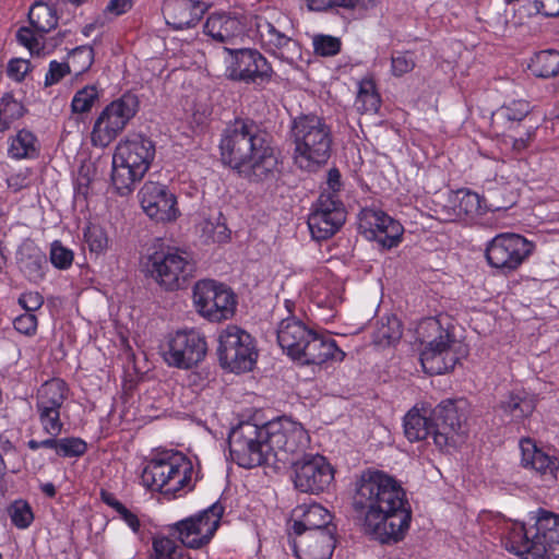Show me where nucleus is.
Wrapping results in <instances>:
<instances>
[{
	"label": "nucleus",
	"instance_id": "1",
	"mask_svg": "<svg viewBox=\"0 0 559 559\" xmlns=\"http://www.w3.org/2000/svg\"><path fill=\"white\" fill-rule=\"evenodd\" d=\"M353 506L364 515L366 531L382 544L402 540L409 528L412 508L406 492L383 471L368 469L361 474Z\"/></svg>",
	"mask_w": 559,
	"mask_h": 559
},
{
	"label": "nucleus",
	"instance_id": "2",
	"mask_svg": "<svg viewBox=\"0 0 559 559\" xmlns=\"http://www.w3.org/2000/svg\"><path fill=\"white\" fill-rule=\"evenodd\" d=\"M219 153L223 164L250 183L273 185L283 175L271 135L252 119L236 118L226 124Z\"/></svg>",
	"mask_w": 559,
	"mask_h": 559
},
{
	"label": "nucleus",
	"instance_id": "3",
	"mask_svg": "<svg viewBox=\"0 0 559 559\" xmlns=\"http://www.w3.org/2000/svg\"><path fill=\"white\" fill-rule=\"evenodd\" d=\"M192 461L176 450L158 451L143 463L140 484L151 492H159L170 498L181 497L193 490L198 477L194 476Z\"/></svg>",
	"mask_w": 559,
	"mask_h": 559
},
{
	"label": "nucleus",
	"instance_id": "4",
	"mask_svg": "<svg viewBox=\"0 0 559 559\" xmlns=\"http://www.w3.org/2000/svg\"><path fill=\"white\" fill-rule=\"evenodd\" d=\"M290 136L294 143V164L299 169L311 173L328 163L333 136L324 118L312 114L294 118Z\"/></svg>",
	"mask_w": 559,
	"mask_h": 559
},
{
	"label": "nucleus",
	"instance_id": "5",
	"mask_svg": "<svg viewBox=\"0 0 559 559\" xmlns=\"http://www.w3.org/2000/svg\"><path fill=\"white\" fill-rule=\"evenodd\" d=\"M455 326L448 314L424 318L416 333L421 344L420 364L428 374H442L454 368L459 358L452 352L456 343Z\"/></svg>",
	"mask_w": 559,
	"mask_h": 559
},
{
	"label": "nucleus",
	"instance_id": "6",
	"mask_svg": "<svg viewBox=\"0 0 559 559\" xmlns=\"http://www.w3.org/2000/svg\"><path fill=\"white\" fill-rule=\"evenodd\" d=\"M152 140L134 134L120 141L112 156L111 182L122 197L130 194L150 168L155 157Z\"/></svg>",
	"mask_w": 559,
	"mask_h": 559
},
{
	"label": "nucleus",
	"instance_id": "7",
	"mask_svg": "<svg viewBox=\"0 0 559 559\" xmlns=\"http://www.w3.org/2000/svg\"><path fill=\"white\" fill-rule=\"evenodd\" d=\"M264 426L242 421L233 428L228 437L231 460L240 467L253 468L272 461Z\"/></svg>",
	"mask_w": 559,
	"mask_h": 559
},
{
	"label": "nucleus",
	"instance_id": "8",
	"mask_svg": "<svg viewBox=\"0 0 559 559\" xmlns=\"http://www.w3.org/2000/svg\"><path fill=\"white\" fill-rule=\"evenodd\" d=\"M263 426L273 462L286 464L292 461L293 455L304 452L310 443L309 433L304 426L286 416Z\"/></svg>",
	"mask_w": 559,
	"mask_h": 559
},
{
	"label": "nucleus",
	"instance_id": "9",
	"mask_svg": "<svg viewBox=\"0 0 559 559\" xmlns=\"http://www.w3.org/2000/svg\"><path fill=\"white\" fill-rule=\"evenodd\" d=\"M139 98L131 93L108 104L96 118L91 133L94 146H108L127 127L139 110Z\"/></svg>",
	"mask_w": 559,
	"mask_h": 559
},
{
	"label": "nucleus",
	"instance_id": "10",
	"mask_svg": "<svg viewBox=\"0 0 559 559\" xmlns=\"http://www.w3.org/2000/svg\"><path fill=\"white\" fill-rule=\"evenodd\" d=\"M221 366L235 373L252 370L258 359L255 340L247 331L229 325L219 334Z\"/></svg>",
	"mask_w": 559,
	"mask_h": 559
},
{
	"label": "nucleus",
	"instance_id": "11",
	"mask_svg": "<svg viewBox=\"0 0 559 559\" xmlns=\"http://www.w3.org/2000/svg\"><path fill=\"white\" fill-rule=\"evenodd\" d=\"M160 350L169 367L189 370L205 358L207 343L204 335L195 329L177 330L166 336Z\"/></svg>",
	"mask_w": 559,
	"mask_h": 559
},
{
	"label": "nucleus",
	"instance_id": "12",
	"mask_svg": "<svg viewBox=\"0 0 559 559\" xmlns=\"http://www.w3.org/2000/svg\"><path fill=\"white\" fill-rule=\"evenodd\" d=\"M223 513L224 507L215 502L207 509L171 524L169 532L185 547L201 549L214 537Z\"/></svg>",
	"mask_w": 559,
	"mask_h": 559
},
{
	"label": "nucleus",
	"instance_id": "13",
	"mask_svg": "<svg viewBox=\"0 0 559 559\" xmlns=\"http://www.w3.org/2000/svg\"><path fill=\"white\" fill-rule=\"evenodd\" d=\"M175 248L176 252H154L147 264L152 277L168 290L186 287L195 271V261L189 253L179 247Z\"/></svg>",
	"mask_w": 559,
	"mask_h": 559
},
{
	"label": "nucleus",
	"instance_id": "14",
	"mask_svg": "<svg viewBox=\"0 0 559 559\" xmlns=\"http://www.w3.org/2000/svg\"><path fill=\"white\" fill-rule=\"evenodd\" d=\"M193 301L198 312L212 322L231 318L237 305L234 292L214 280H202L194 285Z\"/></svg>",
	"mask_w": 559,
	"mask_h": 559
},
{
	"label": "nucleus",
	"instance_id": "15",
	"mask_svg": "<svg viewBox=\"0 0 559 559\" xmlns=\"http://www.w3.org/2000/svg\"><path fill=\"white\" fill-rule=\"evenodd\" d=\"M69 393V384L61 378L47 380L37 390L36 414L43 431L48 436H59L63 430L61 408Z\"/></svg>",
	"mask_w": 559,
	"mask_h": 559
},
{
	"label": "nucleus",
	"instance_id": "16",
	"mask_svg": "<svg viewBox=\"0 0 559 559\" xmlns=\"http://www.w3.org/2000/svg\"><path fill=\"white\" fill-rule=\"evenodd\" d=\"M522 559H559V514L540 510L528 526Z\"/></svg>",
	"mask_w": 559,
	"mask_h": 559
},
{
	"label": "nucleus",
	"instance_id": "17",
	"mask_svg": "<svg viewBox=\"0 0 559 559\" xmlns=\"http://www.w3.org/2000/svg\"><path fill=\"white\" fill-rule=\"evenodd\" d=\"M345 219V207L338 197L333 193H321L308 217L312 239L316 241L329 239L342 227Z\"/></svg>",
	"mask_w": 559,
	"mask_h": 559
},
{
	"label": "nucleus",
	"instance_id": "18",
	"mask_svg": "<svg viewBox=\"0 0 559 559\" xmlns=\"http://www.w3.org/2000/svg\"><path fill=\"white\" fill-rule=\"evenodd\" d=\"M225 50L230 56L226 69V75L229 80L250 84L271 79L272 68L257 49L226 47Z\"/></svg>",
	"mask_w": 559,
	"mask_h": 559
},
{
	"label": "nucleus",
	"instance_id": "19",
	"mask_svg": "<svg viewBox=\"0 0 559 559\" xmlns=\"http://www.w3.org/2000/svg\"><path fill=\"white\" fill-rule=\"evenodd\" d=\"M333 479L334 469L323 455H305L294 463V484L301 492H323Z\"/></svg>",
	"mask_w": 559,
	"mask_h": 559
},
{
	"label": "nucleus",
	"instance_id": "20",
	"mask_svg": "<svg viewBox=\"0 0 559 559\" xmlns=\"http://www.w3.org/2000/svg\"><path fill=\"white\" fill-rule=\"evenodd\" d=\"M478 522L484 533L499 537L502 546L511 554L519 557L525 550V540L528 535V526L523 523L512 522L501 513L483 511L478 515Z\"/></svg>",
	"mask_w": 559,
	"mask_h": 559
},
{
	"label": "nucleus",
	"instance_id": "21",
	"mask_svg": "<svg viewBox=\"0 0 559 559\" xmlns=\"http://www.w3.org/2000/svg\"><path fill=\"white\" fill-rule=\"evenodd\" d=\"M430 414V403H416L403 418L405 438L409 442H419L431 437L435 445L444 451L448 448L447 432L437 428Z\"/></svg>",
	"mask_w": 559,
	"mask_h": 559
},
{
	"label": "nucleus",
	"instance_id": "22",
	"mask_svg": "<svg viewBox=\"0 0 559 559\" xmlns=\"http://www.w3.org/2000/svg\"><path fill=\"white\" fill-rule=\"evenodd\" d=\"M139 197L144 213L156 222H173L179 215L176 195L165 185L146 181Z\"/></svg>",
	"mask_w": 559,
	"mask_h": 559
},
{
	"label": "nucleus",
	"instance_id": "23",
	"mask_svg": "<svg viewBox=\"0 0 559 559\" xmlns=\"http://www.w3.org/2000/svg\"><path fill=\"white\" fill-rule=\"evenodd\" d=\"M336 531H308L289 537V546L298 559H330L336 547Z\"/></svg>",
	"mask_w": 559,
	"mask_h": 559
},
{
	"label": "nucleus",
	"instance_id": "24",
	"mask_svg": "<svg viewBox=\"0 0 559 559\" xmlns=\"http://www.w3.org/2000/svg\"><path fill=\"white\" fill-rule=\"evenodd\" d=\"M255 27L260 43L266 52L289 64L301 57V48L298 41L277 29L269 21L258 19Z\"/></svg>",
	"mask_w": 559,
	"mask_h": 559
},
{
	"label": "nucleus",
	"instance_id": "25",
	"mask_svg": "<svg viewBox=\"0 0 559 559\" xmlns=\"http://www.w3.org/2000/svg\"><path fill=\"white\" fill-rule=\"evenodd\" d=\"M538 396L525 388H514L504 393L497 406V415L507 424H522L536 409Z\"/></svg>",
	"mask_w": 559,
	"mask_h": 559
},
{
	"label": "nucleus",
	"instance_id": "26",
	"mask_svg": "<svg viewBox=\"0 0 559 559\" xmlns=\"http://www.w3.org/2000/svg\"><path fill=\"white\" fill-rule=\"evenodd\" d=\"M336 531L332 524V514L319 503L297 506L288 521V535L304 534L308 531Z\"/></svg>",
	"mask_w": 559,
	"mask_h": 559
},
{
	"label": "nucleus",
	"instance_id": "27",
	"mask_svg": "<svg viewBox=\"0 0 559 559\" xmlns=\"http://www.w3.org/2000/svg\"><path fill=\"white\" fill-rule=\"evenodd\" d=\"M301 352L300 357L295 360L302 365H322L326 361L341 362L346 356L329 333L314 329L308 342L302 345Z\"/></svg>",
	"mask_w": 559,
	"mask_h": 559
},
{
	"label": "nucleus",
	"instance_id": "28",
	"mask_svg": "<svg viewBox=\"0 0 559 559\" xmlns=\"http://www.w3.org/2000/svg\"><path fill=\"white\" fill-rule=\"evenodd\" d=\"M206 10L200 0H165L162 7L167 25L176 31L194 27Z\"/></svg>",
	"mask_w": 559,
	"mask_h": 559
},
{
	"label": "nucleus",
	"instance_id": "29",
	"mask_svg": "<svg viewBox=\"0 0 559 559\" xmlns=\"http://www.w3.org/2000/svg\"><path fill=\"white\" fill-rule=\"evenodd\" d=\"M521 463L545 480L555 481L559 471V459L538 448L531 438L520 441Z\"/></svg>",
	"mask_w": 559,
	"mask_h": 559
},
{
	"label": "nucleus",
	"instance_id": "30",
	"mask_svg": "<svg viewBox=\"0 0 559 559\" xmlns=\"http://www.w3.org/2000/svg\"><path fill=\"white\" fill-rule=\"evenodd\" d=\"M312 328L302 320L292 316L283 319L277 328V343L292 359L300 357L302 345L312 335Z\"/></svg>",
	"mask_w": 559,
	"mask_h": 559
},
{
	"label": "nucleus",
	"instance_id": "31",
	"mask_svg": "<svg viewBox=\"0 0 559 559\" xmlns=\"http://www.w3.org/2000/svg\"><path fill=\"white\" fill-rule=\"evenodd\" d=\"M246 24L241 16L230 13H213L205 24L204 32L214 40L225 44H235L238 38L243 37Z\"/></svg>",
	"mask_w": 559,
	"mask_h": 559
},
{
	"label": "nucleus",
	"instance_id": "32",
	"mask_svg": "<svg viewBox=\"0 0 559 559\" xmlns=\"http://www.w3.org/2000/svg\"><path fill=\"white\" fill-rule=\"evenodd\" d=\"M27 448L32 451L39 449H51L55 453L62 459H79L83 456L88 449L87 442L80 437H63L50 436L44 440L31 439L26 443Z\"/></svg>",
	"mask_w": 559,
	"mask_h": 559
},
{
	"label": "nucleus",
	"instance_id": "33",
	"mask_svg": "<svg viewBox=\"0 0 559 559\" xmlns=\"http://www.w3.org/2000/svg\"><path fill=\"white\" fill-rule=\"evenodd\" d=\"M450 204L453 209V214H450L447 219L455 221L462 219L466 216H475L483 214L487 210L498 211L506 209L503 205L489 203L487 204L479 194L468 190H459L451 199Z\"/></svg>",
	"mask_w": 559,
	"mask_h": 559
},
{
	"label": "nucleus",
	"instance_id": "34",
	"mask_svg": "<svg viewBox=\"0 0 559 559\" xmlns=\"http://www.w3.org/2000/svg\"><path fill=\"white\" fill-rule=\"evenodd\" d=\"M485 255L488 263L504 273L518 269L532 250L521 252L515 247H485Z\"/></svg>",
	"mask_w": 559,
	"mask_h": 559
},
{
	"label": "nucleus",
	"instance_id": "35",
	"mask_svg": "<svg viewBox=\"0 0 559 559\" xmlns=\"http://www.w3.org/2000/svg\"><path fill=\"white\" fill-rule=\"evenodd\" d=\"M430 416H432L433 421L437 424V428L447 432L449 445L450 440L453 438V433L461 425L456 402L452 399H447L436 406L430 404Z\"/></svg>",
	"mask_w": 559,
	"mask_h": 559
},
{
	"label": "nucleus",
	"instance_id": "36",
	"mask_svg": "<svg viewBox=\"0 0 559 559\" xmlns=\"http://www.w3.org/2000/svg\"><path fill=\"white\" fill-rule=\"evenodd\" d=\"M309 298L319 308L333 310L340 301L338 289L329 281L316 278L309 286Z\"/></svg>",
	"mask_w": 559,
	"mask_h": 559
},
{
	"label": "nucleus",
	"instance_id": "37",
	"mask_svg": "<svg viewBox=\"0 0 559 559\" xmlns=\"http://www.w3.org/2000/svg\"><path fill=\"white\" fill-rule=\"evenodd\" d=\"M402 336V325L395 316L382 317L377 321L372 333V341L379 346H390L400 341Z\"/></svg>",
	"mask_w": 559,
	"mask_h": 559
},
{
	"label": "nucleus",
	"instance_id": "38",
	"mask_svg": "<svg viewBox=\"0 0 559 559\" xmlns=\"http://www.w3.org/2000/svg\"><path fill=\"white\" fill-rule=\"evenodd\" d=\"M36 142L31 131L22 129L9 141L8 155L14 159L36 157L38 154Z\"/></svg>",
	"mask_w": 559,
	"mask_h": 559
},
{
	"label": "nucleus",
	"instance_id": "39",
	"mask_svg": "<svg viewBox=\"0 0 559 559\" xmlns=\"http://www.w3.org/2000/svg\"><path fill=\"white\" fill-rule=\"evenodd\" d=\"M532 73L538 78H552L559 73V51L547 49L537 52L528 64Z\"/></svg>",
	"mask_w": 559,
	"mask_h": 559
},
{
	"label": "nucleus",
	"instance_id": "40",
	"mask_svg": "<svg viewBox=\"0 0 559 559\" xmlns=\"http://www.w3.org/2000/svg\"><path fill=\"white\" fill-rule=\"evenodd\" d=\"M31 25L38 33H48L57 26L56 10L46 3H35L28 12Z\"/></svg>",
	"mask_w": 559,
	"mask_h": 559
},
{
	"label": "nucleus",
	"instance_id": "41",
	"mask_svg": "<svg viewBox=\"0 0 559 559\" xmlns=\"http://www.w3.org/2000/svg\"><path fill=\"white\" fill-rule=\"evenodd\" d=\"M380 106V96L376 91L374 82L371 79H364L359 82L355 107L361 114L376 112Z\"/></svg>",
	"mask_w": 559,
	"mask_h": 559
},
{
	"label": "nucleus",
	"instance_id": "42",
	"mask_svg": "<svg viewBox=\"0 0 559 559\" xmlns=\"http://www.w3.org/2000/svg\"><path fill=\"white\" fill-rule=\"evenodd\" d=\"M381 213V210L371 207H365L359 212L357 229L366 241H377L379 234H377L376 229L380 226Z\"/></svg>",
	"mask_w": 559,
	"mask_h": 559
},
{
	"label": "nucleus",
	"instance_id": "43",
	"mask_svg": "<svg viewBox=\"0 0 559 559\" xmlns=\"http://www.w3.org/2000/svg\"><path fill=\"white\" fill-rule=\"evenodd\" d=\"M102 501L110 507L119 515V518L130 527V530L138 534L141 530V521L139 516L129 510L121 501H119L112 492L102 490Z\"/></svg>",
	"mask_w": 559,
	"mask_h": 559
},
{
	"label": "nucleus",
	"instance_id": "44",
	"mask_svg": "<svg viewBox=\"0 0 559 559\" xmlns=\"http://www.w3.org/2000/svg\"><path fill=\"white\" fill-rule=\"evenodd\" d=\"M380 217V226L376 229L377 234H379L377 242L379 245H386L388 241L390 245H396L400 242L404 234V227L402 224L383 211Z\"/></svg>",
	"mask_w": 559,
	"mask_h": 559
},
{
	"label": "nucleus",
	"instance_id": "45",
	"mask_svg": "<svg viewBox=\"0 0 559 559\" xmlns=\"http://www.w3.org/2000/svg\"><path fill=\"white\" fill-rule=\"evenodd\" d=\"M7 513L12 525L19 530L28 528L35 519L31 504L24 499L11 502L7 508Z\"/></svg>",
	"mask_w": 559,
	"mask_h": 559
},
{
	"label": "nucleus",
	"instance_id": "46",
	"mask_svg": "<svg viewBox=\"0 0 559 559\" xmlns=\"http://www.w3.org/2000/svg\"><path fill=\"white\" fill-rule=\"evenodd\" d=\"M94 62V49L88 45L74 48L70 55L68 64L71 66V72L80 75L86 72Z\"/></svg>",
	"mask_w": 559,
	"mask_h": 559
},
{
	"label": "nucleus",
	"instance_id": "47",
	"mask_svg": "<svg viewBox=\"0 0 559 559\" xmlns=\"http://www.w3.org/2000/svg\"><path fill=\"white\" fill-rule=\"evenodd\" d=\"M99 92L96 85H86L79 90L71 102L72 111L75 114L88 112L98 100Z\"/></svg>",
	"mask_w": 559,
	"mask_h": 559
},
{
	"label": "nucleus",
	"instance_id": "48",
	"mask_svg": "<svg viewBox=\"0 0 559 559\" xmlns=\"http://www.w3.org/2000/svg\"><path fill=\"white\" fill-rule=\"evenodd\" d=\"M154 557L152 559H183L182 549L169 537L153 539Z\"/></svg>",
	"mask_w": 559,
	"mask_h": 559
},
{
	"label": "nucleus",
	"instance_id": "49",
	"mask_svg": "<svg viewBox=\"0 0 559 559\" xmlns=\"http://www.w3.org/2000/svg\"><path fill=\"white\" fill-rule=\"evenodd\" d=\"M47 266L48 262L45 255H35L23 262L21 267L31 282L37 283L44 280Z\"/></svg>",
	"mask_w": 559,
	"mask_h": 559
},
{
	"label": "nucleus",
	"instance_id": "50",
	"mask_svg": "<svg viewBox=\"0 0 559 559\" xmlns=\"http://www.w3.org/2000/svg\"><path fill=\"white\" fill-rule=\"evenodd\" d=\"M25 114L24 106L14 100L10 94L2 96V132L10 127V122L20 119Z\"/></svg>",
	"mask_w": 559,
	"mask_h": 559
},
{
	"label": "nucleus",
	"instance_id": "51",
	"mask_svg": "<svg viewBox=\"0 0 559 559\" xmlns=\"http://www.w3.org/2000/svg\"><path fill=\"white\" fill-rule=\"evenodd\" d=\"M313 48L319 56H335L341 49V40L330 35H317L313 38Z\"/></svg>",
	"mask_w": 559,
	"mask_h": 559
},
{
	"label": "nucleus",
	"instance_id": "52",
	"mask_svg": "<svg viewBox=\"0 0 559 559\" xmlns=\"http://www.w3.org/2000/svg\"><path fill=\"white\" fill-rule=\"evenodd\" d=\"M530 112V104L526 100H513L507 106H502L499 115L506 120L514 122L523 120Z\"/></svg>",
	"mask_w": 559,
	"mask_h": 559
},
{
	"label": "nucleus",
	"instance_id": "53",
	"mask_svg": "<svg viewBox=\"0 0 559 559\" xmlns=\"http://www.w3.org/2000/svg\"><path fill=\"white\" fill-rule=\"evenodd\" d=\"M51 264L59 270H67L72 265L74 253L68 247H50Z\"/></svg>",
	"mask_w": 559,
	"mask_h": 559
},
{
	"label": "nucleus",
	"instance_id": "54",
	"mask_svg": "<svg viewBox=\"0 0 559 559\" xmlns=\"http://www.w3.org/2000/svg\"><path fill=\"white\" fill-rule=\"evenodd\" d=\"M13 326L19 333L33 336L37 332L38 319L33 312H24L13 320Z\"/></svg>",
	"mask_w": 559,
	"mask_h": 559
},
{
	"label": "nucleus",
	"instance_id": "55",
	"mask_svg": "<svg viewBox=\"0 0 559 559\" xmlns=\"http://www.w3.org/2000/svg\"><path fill=\"white\" fill-rule=\"evenodd\" d=\"M31 71V63L23 58H12L7 66V75L9 79L20 83Z\"/></svg>",
	"mask_w": 559,
	"mask_h": 559
},
{
	"label": "nucleus",
	"instance_id": "56",
	"mask_svg": "<svg viewBox=\"0 0 559 559\" xmlns=\"http://www.w3.org/2000/svg\"><path fill=\"white\" fill-rule=\"evenodd\" d=\"M415 68V60L409 52H402L391 58V69L395 76H402Z\"/></svg>",
	"mask_w": 559,
	"mask_h": 559
},
{
	"label": "nucleus",
	"instance_id": "57",
	"mask_svg": "<svg viewBox=\"0 0 559 559\" xmlns=\"http://www.w3.org/2000/svg\"><path fill=\"white\" fill-rule=\"evenodd\" d=\"M71 66L68 62H58L56 60L49 63V70L45 76V85L51 86L57 84L66 74L71 73Z\"/></svg>",
	"mask_w": 559,
	"mask_h": 559
},
{
	"label": "nucleus",
	"instance_id": "58",
	"mask_svg": "<svg viewBox=\"0 0 559 559\" xmlns=\"http://www.w3.org/2000/svg\"><path fill=\"white\" fill-rule=\"evenodd\" d=\"M19 305L25 310V313H35L44 305V297L38 292H27L21 294L17 299Z\"/></svg>",
	"mask_w": 559,
	"mask_h": 559
},
{
	"label": "nucleus",
	"instance_id": "59",
	"mask_svg": "<svg viewBox=\"0 0 559 559\" xmlns=\"http://www.w3.org/2000/svg\"><path fill=\"white\" fill-rule=\"evenodd\" d=\"M84 241L87 245H106L108 241L105 229L98 225L88 223L83 230Z\"/></svg>",
	"mask_w": 559,
	"mask_h": 559
},
{
	"label": "nucleus",
	"instance_id": "60",
	"mask_svg": "<svg viewBox=\"0 0 559 559\" xmlns=\"http://www.w3.org/2000/svg\"><path fill=\"white\" fill-rule=\"evenodd\" d=\"M532 245L526 238L522 237L519 234L514 233H501L497 234L493 237L489 238L485 245Z\"/></svg>",
	"mask_w": 559,
	"mask_h": 559
},
{
	"label": "nucleus",
	"instance_id": "61",
	"mask_svg": "<svg viewBox=\"0 0 559 559\" xmlns=\"http://www.w3.org/2000/svg\"><path fill=\"white\" fill-rule=\"evenodd\" d=\"M204 230L212 233L211 241L213 243L222 245L227 242L229 239V230L225 224H217L214 226L211 223H206Z\"/></svg>",
	"mask_w": 559,
	"mask_h": 559
},
{
	"label": "nucleus",
	"instance_id": "62",
	"mask_svg": "<svg viewBox=\"0 0 559 559\" xmlns=\"http://www.w3.org/2000/svg\"><path fill=\"white\" fill-rule=\"evenodd\" d=\"M534 7L537 13L554 17L559 15V0H535Z\"/></svg>",
	"mask_w": 559,
	"mask_h": 559
},
{
	"label": "nucleus",
	"instance_id": "63",
	"mask_svg": "<svg viewBox=\"0 0 559 559\" xmlns=\"http://www.w3.org/2000/svg\"><path fill=\"white\" fill-rule=\"evenodd\" d=\"M132 8V0H109L104 12L116 17L124 14Z\"/></svg>",
	"mask_w": 559,
	"mask_h": 559
},
{
	"label": "nucleus",
	"instance_id": "64",
	"mask_svg": "<svg viewBox=\"0 0 559 559\" xmlns=\"http://www.w3.org/2000/svg\"><path fill=\"white\" fill-rule=\"evenodd\" d=\"M17 41L33 51L35 48L39 46L38 39L36 38L34 32L27 27H21L16 32Z\"/></svg>",
	"mask_w": 559,
	"mask_h": 559
}]
</instances>
